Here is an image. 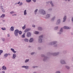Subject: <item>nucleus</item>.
Here are the masks:
<instances>
[{
  "label": "nucleus",
  "instance_id": "25",
  "mask_svg": "<svg viewBox=\"0 0 73 73\" xmlns=\"http://www.w3.org/2000/svg\"><path fill=\"white\" fill-rule=\"evenodd\" d=\"M38 31H42V28L41 27H38Z\"/></svg>",
  "mask_w": 73,
  "mask_h": 73
},
{
  "label": "nucleus",
  "instance_id": "56",
  "mask_svg": "<svg viewBox=\"0 0 73 73\" xmlns=\"http://www.w3.org/2000/svg\"><path fill=\"white\" fill-rule=\"evenodd\" d=\"M8 55V56H11V54H9V53H8L7 54Z\"/></svg>",
  "mask_w": 73,
  "mask_h": 73
},
{
  "label": "nucleus",
  "instance_id": "29",
  "mask_svg": "<svg viewBox=\"0 0 73 73\" xmlns=\"http://www.w3.org/2000/svg\"><path fill=\"white\" fill-rule=\"evenodd\" d=\"M37 11H38V9H35L34 11V14L35 15L37 14Z\"/></svg>",
  "mask_w": 73,
  "mask_h": 73
},
{
  "label": "nucleus",
  "instance_id": "52",
  "mask_svg": "<svg viewBox=\"0 0 73 73\" xmlns=\"http://www.w3.org/2000/svg\"><path fill=\"white\" fill-rule=\"evenodd\" d=\"M32 1H33L34 3H36V0H32Z\"/></svg>",
  "mask_w": 73,
  "mask_h": 73
},
{
  "label": "nucleus",
  "instance_id": "28",
  "mask_svg": "<svg viewBox=\"0 0 73 73\" xmlns=\"http://www.w3.org/2000/svg\"><path fill=\"white\" fill-rule=\"evenodd\" d=\"M29 61V59H26L25 61V63H27Z\"/></svg>",
  "mask_w": 73,
  "mask_h": 73
},
{
  "label": "nucleus",
  "instance_id": "16",
  "mask_svg": "<svg viewBox=\"0 0 73 73\" xmlns=\"http://www.w3.org/2000/svg\"><path fill=\"white\" fill-rule=\"evenodd\" d=\"M31 28L26 29L25 30L24 32L25 33H27V32H28L29 31H31Z\"/></svg>",
  "mask_w": 73,
  "mask_h": 73
},
{
  "label": "nucleus",
  "instance_id": "5",
  "mask_svg": "<svg viewBox=\"0 0 73 73\" xmlns=\"http://www.w3.org/2000/svg\"><path fill=\"white\" fill-rule=\"evenodd\" d=\"M61 19H58L57 20L56 22V25H60V23H61Z\"/></svg>",
  "mask_w": 73,
  "mask_h": 73
},
{
  "label": "nucleus",
  "instance_id": "40",
  "mask_svg": "<svg viewBox=\"0 0 73 73\" xmlns=\"http://www.w3.org/2000/svg\"><path fill=\"white\" fill-rule=\"evenodd\" d=\"M10 14H11V15H12V14H14L15 13V12L14 11H12L10 12Z\"/></svg>",
  "mask_w": 73,
  "mask_h": 73
},
{
  "label": "nucleus",
  "instance_id": "24",
  "mask_svg": "<svg viewBox=\"0 0 73 73\" xmlns=\"http://www.w3.org/2000/svg\"><path fill=\"white\" fill-rule=\"evenodd\" d=\"M65 67L66 69H68V70H69V69H70V67L66 65Z\"/></svg>",
  "mask_w": 73,
  "mask_h": 73
},
{
  "label": "nucleus",
  "instance_id": "12",
  "mask_svg": "<svg viewBox=\"0 0 73 73\" xmlns=\"http://www.w3.org/2000/svg\"><path fill=\"white\" fill-rule=\"evenodd\" d=\"M50 17V14H47L45 17V19H49Z\"/></svg>",
  "mask_w": 73,
  "mask_h": 73
},
{
  "label": "nucleus",
  "instance_id": "55",
  "mask_svg": "<svg viewBox=\"0 0 73 73\" xmlns=\"http://www.w3.org/2000/svg\"><path fill=\"white\" fill-rule=\"evenodd\" d=\"M12 16H17V14H14V15H12Z\"/></svg>",
  "mask_w": 73,
  "mask_h": 73
},
{
  "label": "nucleus",
  "instance_id": "11",
  "mask_svg": "<svg viewBox=\"0 0 73 73\" xmlns=\"http://www.w3.org/2000/svg\"><path fill=\"white\" fill-rule=\"evenodd\" d=\"M16 54H13V56L12 57V58L13 60H15L16 59Z\"/></svg>",
  "mask_w": 73,
  "mask_h": 73
},
{
  "label": "nucleus",
  "instance_id": "61",
  "mask_svg": "<svg viewBox=\"0 0 73 73\" xmlns=\"http://www.w3.org/2000/svg\"><path fill=\"white\" fill-rule=\"evenodd\" d=\"M33 73H37V72H33Z\"/></svg>",
  "mask_w": 73,
  "mask_h": 73
},
{
  "label": "nucleus",
  "instance_id": "46",
  "mask_svg": "<svg viewBox=\"0 0 73 73\" xmlns=\"http://www.w3.org/2000/svg\"><path fill=\"white\" fill-rule=\"evenodd\" d=\"M56 56H57V55H58L60 53V52H56Z\"/></svg>",
  "mask_w": 73,
  "mask_h": 73
},
{
  "label": "nucleus",
  "instance_id": "23",
  "mask_svg": "<svg viewBox=\"0 0 73 73\" xmlns=\"http://www.w3.org/2000/svg\"><path fill=\"white\" fill-rule=\"evenodd\" d=\"M63 28H64V29H70L69 27H67L66 26H64L63 27Z\"/></svg>",
  "mask_w": 73,
  "mask_h": 73
},
{
  "label": "nucleus",
  "instance_id": "20",
  "mask_svg": "<svg viewBox=\"0 0 73 73\" xmlns=\"http://www.w3.org/2000/svg\"><path fill=\"white\" fill-rule=\"evenodd\" d=\"M49 3H50L52 7H54V4H53V2L52 1H49Z\"/></svg>",
  "mask_w": 73,
  "mask_h": 73
},
{
  "label": "nucleus",
  "instance_id": "57",
  "mask_svg": "<svg viewBox=\"0 0 73 73\" xmlns=\"http://www.w3.org/2000/svg\"><path fill=\"white\" fill-rule=\"evenodd\" d=\"M20 3V1H19L18 3H17V4H19Z\"/></svg>",
  "mask_w": 73,
  "mask_h": 73
},
{
  "label": "nucleus",
  "instance_id": "43",
  "mask_svg": "<svg viewBox=\"0 0 73 73\" xmlns=\"http://www.w3.org/2000/svg\"><path fill=\"white\" fill-rule=\"evenodd\" d=\"M67 52V51L66 50H64L63 51V53L64 54H65Z\"/></svg>",
  "mask_w": 73,
  "mask_h": 73
},
{
  "label": "nucleus",
  "instance_id": "19",
  "mask_svg": "<svg viewBox=\"0 0 73 73\" xmlns=\"http://www.w3.org/2000/svg\"><path fill=\"white\" fill-rule=\"evenodd\" d=\"M1 9L3 13H4L5 12V10L3 8V6H1Z\"/></svg>",
  "mask_w": 73,
  "mask_h": 73
},
{
  "label": "nucleus",
  "instance_id": "10",
  "mask_svg": "<svg viewBox=\"0 0 73 73\" xmlns=\"http://www.w3.org/2000/svg\"><path fill=\"white\" fill-rule=\"evenodd\" d=\"M26 36L27 37H29L31 36V32H27L26 34Z\"/></svg>",
  "mask_w": 73,
  "mask_h": 73
},
{
  "label": "nucleus",
  "instance_id": "38",
  "mask_svg": "<svg viewBox=\"0 0 73 73\" xmlns=\"http://www.w3.org/2000/svg\"><path fill=\"white\" fill-rule=\"evenodd\" d=\"M41 56L42 57H44L45 56L44 54H42L41 55Z\"/></svg>",
  "mask_w": 73,
  "mask_h": 73
},
{
  "label": "nucleus",
  "instance_id": "64",
  "mask_svg": "<svg viewBox=\"0 0 73 73\" xmlns=\"http://www.w3.org/2000/svg\"><path fill=\"white\" fill-rule=\"evenodd\" d=\"M15 4H16H16H17V3H15Z\"/></svg>",
  "mask_w": 73,
  "mask_h": 73
},
{
  "label": "nucleus",
  "instance_id": "60",
  "mask_svg": "<svg viewBox=\"0 0 73 73\" xmlns=\"http://www.w3.org/2000/svg\"><path fill=\"white\" fill-rule=\"evenodd\" d=\"M67 1H71V0H67Z\"/></svg>",
  "mask_w": 73,
  "mask_h": 73
},
{
  "label": "nucleus",
  "instance_id": "8",
  "mask_svg": "<svg viewBox=\"0 0 73 73\" xmlns=\"http://www.w3.org/2000/svg\"><path fill=\"white\" fill-rule=\"evenodd\" d=\"M48 60V57L46 56H45L43 59V61L45 62L46 61Z\"/></svg>",
  "mask_w": 73,
  "mask_h": 73
},
{
  "label": "nucleus",
  "instance_id": "18",
  "mask_svg": "<svg viewBox=\"0 0 73 73\" xmlns=\"http://www.w3.org/2000/svg\"><path fill=\"white\" fill-rule=\"evenodd\" d=\"M1 9L3 13H4L5 12V10L3 8V6H1Z\"/></svg>",
  "mask_w": 73,
  "mask_h": 73
},
{
  "label": "nucleus",
  "instance_id": "51",
  "mask_svg": "<svg viewBox=\"0 0 73 73\" xmlns=\"http://www.w3.org/2000/svg\"><path fill=\"white\" fill-rule=\"evenodd\" d=\"M7 37H10V35L9 34H7Z\"/></svg>",
  "mask_w": 73,
  "mask_h": 73
},
{
  "label": "nucleus",
  "instance_id": "14",
  "mask_svg": "<svg viewBox=\"0 0 73 73\" xmlns=\"http://www.w3.org/2000/svg\"><path fill=\"white\" fill-rule=\"evenodd\" d=\"M34 41V39H33V38H31L29 40V42L30 43L33 42Z\"/></svg>",
  "mask_w": 73,
  "mask_h": 73
},
{
  "label": "nucleus",
  "instance_id": "22",
  "mask_svg": "<svg viewBox=\"0 0 73 73\" xmlns=\"http://www.w3.org/2000/svg\"><path fill=\"white\" fill-rule=\"evenodd\" d=\"M24 15L26 16L27 15V10H25L24 11Z\"/></svg>",
  "mask_w": 73,
  "mask_h": 73
},
{
  "label": "nucleus",
  "instance_id": "37",
  "mask_svg": "<svg viewBox=\"0 0 73 73\" xmlns=\"http://www.w3.org/2000/svg\"><path fill=\"white\" fill-rule=\"evenodd\" d=\"M32 1V0H26V1L27 3H30L31 1Z\"/></svg>",
  "mask_w": 73,
  "mask_h": 73
},
{
  "label": "nucleus",
  "instance_id": "44",
  "mask_svg": "<svg viewBox=\"0 0 73 73\" xmlns=\"http://www.w3.org/2000/svg\"><path fill=\"white\" fill-rule=\"evenodd\" d=\"M1 29L3 30V31H5L6 30V29L5 28H2Z\"/></svg>",
  "mask_w": 73,
  "mask_h": 73
},
{
  "label": "nucleus",
  "instance_id": "42",
  "mask_svg": "<svg viewBox=\"0 0 73 73\" xmlns=\"http://www.w3.org/2000/svg\"><path fill=\"white\" fill-rule=\"evenodd\" d=\"M32 68H33L34 69H35V68H38V66H33L32 67Z\"/></svg>",
  "mask_w": 73,
  "mask_h": 73
},
{
  "label": "nucleus",
  "instance_id": "63",
  "mask_svg": "<svg viewBox=\"0 0 73 73\" xmlns=\"http://www.w3.org/2000/svg\"><path fill=\"white\" fill-rule=\"evenodd\" d=\"M72 61H73V57L72 58Z\"/></svg>",
  "mask_w": 73,
  "mask_h": 73
},
{
  "label": "nucleus",
  "instance_id": "1",
  "mask_svg": "<svg viewBox=\"0 0 73 73\" xmlns=\"http://www.w3.org/2000/svg\"><path fill=\"white\" fill-rule=\"evenodd\" d=\"M57 41H54L50 42L48 43V44L50 45L53 46L54 48H56L57 46Z\"/></svg>",
  "mask_w": 73,
  "mask_h": 73
},
{
  "label": "nucleus",
  "instance_id": "21",
  "mask_svg": "<svg viewBox=\"0 0 73 73\" xmlns=\"http://www.w3.org/2000/svg\"><path fill=\"white\" fill-rule=\"evenodd\" d=\"M14 27L13 26H12L10 29V31H14Z\"/></svg>",
  "mask_w": 73,
  "mask_h": 73
},
{
  "label": "nucleus",
  "instance_id": "9",
  "mask_svg": "<svg viewBox=\"0 0 73 73\" xmlns=\"http://www.w3.org/2000/svg\"><path fill=\"white\" fill-rule=\"evenodd\" d=\"M67 18H66V16L65 15L63 18V23H65L66 21V20Z\"/></svg>",
  "mask_w": 73,
  "mask_h": 73
},
{
  "label": "nucleus",
  "instance_id": "17",
  "mask_svg": "<svg viewBox=\"0 0 73 73\" xmlns=\"http://www.w3.org/2000/svg\"><path fill=\"white\" fill-rule=\"evenodd\" d=\"M2 70H7V67L5 66H3L2 67Z\"/></svg>",
  "mask_w": 73,
  "mask_h": 73
},
{
  "label": "nucleus",
  "instance_id": "48",
  "mask_svg": "<svg viewBox=\"0 0 73 73\" xmlns=\"http://www.w3.org/2000/svg\"><path fill=\"white\" fill-rule=\"evenodd\" d=\"M19 6H22V5H23V3L21 2L19 5Z\"/></svg>",
  "mask_w": 73,
  "mask_h": 73
},
{
  "label": "nucleus",
  "instance_id": "35",
  "mask_svg": "<svg viewBox=\"0 0 73 73\" xmlns=\"http://www.w3.org/2000/svg\"><path fill=\"white\" fill-rule=\"evenodd\" d=\"M25 33H24L23 35H22L21 36L22 38H25Z\"/></svg>",
  "mask_w": 73,
  "mask_h": 73
},
{
  "label": "nucleus",
  "instance_id": "30",
  "mask_svg": "<svg viewBox=\"0 0 73 73\" xmlns=\"http://www.w3.org/2000/svg\"><path fill=\"white\" fill-rule=\"evenodd\" d=\"M51 54H52V55L53 56H57L56 55V52H52L51 53Z\"/></svg>",
  "mask_w": 73,
  "mask_h": 73
},
{
  "label": "nucleus",
  "instance_id": "41",
  "mask_svg": "<svg viewBox=\"0 0 73 73\" xmlns=\"http://www.w3.org/2000/svg\"><path fill=\"white\" fill-rule=\"evenodd\" d=\"M35 53V52H33L31 53V55H34Z\"/></svg>",
  "mask_w": 73,
  "mask_h": 73
},
{
  "label": "nucleus",
  "instance_id": "36",
  "mask_svg": "<svg viewBox=\"0 0 73 73\" xmlns=\"http://www.w3.org/2000/svg\"><path fill=\"white\" fill-rule=\"evenodd\" d=\"M26 28V25H25L24 26L22 27V29H23L24 30V29H25Z\"/></svg>",
  "mask_w": 73,
  "mask_h": 73
},
{
  "label": "nucleus",
  "instance_id": "50",
  "mask_svg": "<svg viewBox=\"0 0 73 73\" xmlns=\"http://www.w3.org/2000/svg\"><path fill=\"white\" fill-rule=\"evenodd\" d=\"M49 11H52V9H48Z\"/></svg>",
  "mask_w": 73,
  "mask_h": 73
},
{
  "label": "nucleus",
  "instance_id": "6",
  "mask_svg": "<svg viewBox=\"0 0 73 73\" xmlns=\"http://www.w3.org/2000/svg\"><path fill=\"white\" fill-rule=\"evenodd\" d=\"M19 32V30L17 29L15 30L14 31V34L15 36H18Z\"/></svg>",
  "mask_w": 73,
  "mask_h": 73
},
{
  "label": "nucleus",
  "instance_id": "15",
  "mask_svg": "<svg viewBox=\"0 0 73 73\" xmlns=\"http://www.w3.org/2000/svg\"><path fill=\"white\" fill-rule=\"evenodd\" d=\"M55 19H56V16H54L52 17L51 19V21H54V20H55Z\"/></svg>",
  "mask_w": 73,
  "mask_h": 73
},
{
  "label": "nucleus",
  "instance_id": "47",
  "mask_svg": "<svg viewBox=\"0 0 73 73\" xmlns=\"http://www.w3.org/2000/svg\"><path fill=\"white\" fill-rule=\"evenodd\" d=\"M2 41L3 42H4L5 41V38H1Z\"/></svg>",
  "mask_w": 73,
  "mask_h": 73
},
{
  "label": "nucleus",
  "instance_id": "3",
  "mask_svg": "<svg viewBox=\"0 0 73 73\" xmlns=\"http://www.w3.org/2000/svg\"><path fill=\"white\" fill-rule=\"evenodd\" d=\"M39 12L40 14L42 15H44L46 14V12L44 9H40L39 10Z\"/></svg>",
  "mask_w": 73,
  "mask_h": 73
},
{
  "label": "nucleus",
  "instance_id": "4",
  "mask_svg": "<svg viewBox=\"0 0 73 73\" xmlns=\"http://www.w3.org/2000/svg\"><path fill=\"white\" fill-rule=\"evenodd\" d=\"M62 32H63V28H61L60 29L59 31L57 33L59 35H62Z\"/></svg>",
  "mask_w": 73,
  "mask_h": 73
},
{
  "label": "nucleus",
  "instance_id": "26",
  "mask_svg": "<svg viewBox=\"0 0 73 73\" xmlns=\"http://www.w3.org/2000/svg\"><path fill=\"white\" fill-rule=\"evenodd\" d=\"M3 57H5V58L7 57H8V54L7 53L3 55Z\"/></svg>",
  "mask_w": 73,
  "mask_h": 73
},
{
  "label": "nucleus",
  "instance_id": "45",
  "mask_svg": "<svg viewBox=\"0 0 73 73\" xmlns=\"http://www.w3.org/2000/svg\"><path fill=\"white\" fill-rule=\"evenodd\" d=\"M19 35H21L22 33V32H21V31H19Z\"/></svg>",
  "mask_w": 73,
  "mask_h": 73
},
{
  "label": "nucleus",
  "instance_id": "39",
  "mask_svg": "<svg viewBox=\"0 0 73 73\" xmlns=\"http://www.w3.org/2000/svg\"><path fill=\"white\" fill-rule=\"evenodd\" d=\"M3 50H0V56L1 54V53H3Z\"/></svg>",
  "mask_w": 73,
  "mask_h": 73
},
{
  "label": "nucleus",
  "instance_id": "62",
  "mask_svg": "<svg viewBox=\"0 0 73 73\" xmlns=\"http://www.w3.org/2000/svg\"><path fill=\"white\" fill-rule=\"evenodd\" d=\"M3 22H5V20H3Z\"/></svg>",
  "mask_w": 73,
  "mask_h": 73
},
{
  "label": "nucleus",
  "instance_id": "53",
  "mask_svg": "<svg viewBox=\"0 0 73 73\" xmlns=\"http://www.w3.org/2000/svg\"><path fill=\"white\" fill-rule=\"evenodd\" d=\"M32 27H33L34 28H35V25H32Z\"/></svg>",
  "mask_w": 73,
  "mask_h": 73
},
{
  "label": "nucleus",
  "instance_id": "7",
  "mask_svg": "<svg viewBox=\"0 0 73 73\" xmlns=\"http://www.w3.org/2000/svg\"><path fill=\"white\" fill-rule=\"evenodd\" d=\"M60 63L61 64H65V65H66V63L65 60L63 59H62L60 60Z\"/></svg>",
  "mask_w": 73,
  "mask_h": 73
},
{
  "label": "nucleus",
  "instance_id": "33",
  "mask_svg": "<svg viewBox=\"0 0 73 73\" xmlns=\"http://www.w3.org/2000/svg\"><path fill=\"white\" fill-rule=\"evenodd\" d=\"M5 17V14H3L0 17V18H3V17Z\"/></svg>",
  "mask_w": 73,
  "mask_h": 73
},
{
  "label": "nucleus",
  "instance_id": "2",
  "mask_svg": "<svg viewBox=\"0 0 73 73\" xmlns=\"http://www.w3.org/2000/svg\"><path fill=\"white\" fill-rule=\"evenodd\" d=\"M43 37H44V35H41L39 36L38 37V41L39 43H42Z\"/></svg>",
  "mask_w": 73,
  "mask_h": 73
},
{
  "label": "nucleus",
  "instance_id": "34",
  "mask_svg": "<svg viewBox=\"0 0 73 73\" xmlns=\"http://www.w3.org/2000/svg\"><path fill=\"white\" fill-rule=\"evenodd\" d=\"M58 27L56 26L54 27V30H57V29H58Z\"/></svg>",
  "mask_w": 73,
  "mask_h": 73
},
{
  "label": "nucleus",
  "instance_id": "49",
  "mask_svg": "<svg viewBox=\"0 0 73 73\" xmlns=\"http://www.w3.org/2000/svg\"><path fill=\"white\" fill-rule=\"evenodd\" d=\"M37 49L38 50H41V47H38L37 48Z\"/></svg>",
  "mask_w": 73,
  "mask_h": 73
},
{
  "label": "nucleus",
  "instance_id": "59",
  "mask_svg": "<svg viewBox=\"0 0 73 73\" xmlns=\"http://www.w3.org/2000/svg\"><path fill=\"white\" fill-rule=\"evenodd\" d=\"M64 1H68V0H64Z\"/></svg>",
  "mask_w": 73,
  "mask_h": 73
},
{
  "label": "nucleus",
  "instance_id": "27",
  "mask_svg": "<svg viewBox=\"0 0 73 73\" xmlns=\"http://www.w3.org/2000/svg\"><path fill=\"white\" fill-rule=\"evenodd\" d=\"M24 40L25 42H28L29 41V39H28L27 38H25L24 39Z\"/></svg>",
  "mask_w": 73,
  "mask_h": 73
},
{
  "label": "nucleus",
  "instance_id": "13",
  "mask_svg": "<svg viewBox=\"0 0 73 73\" xmlns=\"http://www.w3.org/2000/svg\"><path fill=\"white\" fill-rule=\"evenodd\" d=\"M22 68H25V69H29V66H22Z\"/></svg>",
  "mask_w": 73,
  "mask_h": 73
},
{
  "label": "nucleus",
  "instance_id": "54",
  "mask_svg": "<svg viewBox=\"0 0 73 73\" xmlns=\"http://www.w3.org/2000/svg\"><path fill=\"white\" fill-rule=\"evenodd\" d=\"M2 73H5V72L4 71H2L1 72Z\"/></svg>",
  "mask_w": 73,
  "mask_h": 73
},
{
  "label": "nucleus",
  "instance_id": "31",
  "mask_svg": "<svg viewBox=\"0 0 73 73\" xmlns=\"http://www.w3.org/2000/svg\"><path fill=\"white\" fill-rule=\"evenodd\" d=\"M11 51H13V53H16V51H15V50L14 49H13V48H11Z\"/></svg>",
  "mask_w": 73,
  "mask_h": 73
},
{
  "label": "nucleus",
  "instance_id": "32",
  "mask_svg": "<svg viewBox=\"0 0 73 73\" xmlns=\"http://www.w3.org/2000/svg\"><path fill=\"white\" fill-rule=\"evenodd\" d=\"M35 34L36 35H38V34L39 33V32L37 31H35L34 32Z\"/></svg>",
  "mask_w": 73,
  "mask_h": 73
},
{
  "label": "nucleus",
  "instance_id": "58",
  "mask_svg": "<svg viewBox=\"0 0 73 73\" xmlns=\"http://www.w3.org/2000/svg\"><path fill=\"white\" fill-rule=\"evenodd\" d=\"M49 1H48V2H46V4H49Z\"/></svg>",
  "mask_w": 73,
  "mask_h": 73
}]
</instances>
